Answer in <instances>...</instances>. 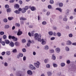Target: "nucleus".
<instances>
[{
    "mask_svg": "<svg viewBox=\"0 0 76 76\" xmlns=\"http://www.w3.org/2000/svg\"><path fill=\"white\" fill-rule=\"evenodd\" d=\"M41 35L40 34H38V33H36L34 35V38L36 40L38 39L39 38H41Z\"/></svg>",
    "mask_w": 76,
    "mask_h": 76,
    "instance_id": "obj_1",
    "label": "nucleus"
},
{
    "mask_svg": "<svg viewBox=\"0 0 76 76\" xmlns=\"http://www.w3.org/2000/svg\"><path fill=\"white\" fill-rule=\"evenodd\" d=\"M40 62L38 61H37L36 62L34 63V66L37 68H39L40 65Z\"/></svg>",
    "mask_w": 76,
    "mask_h": 76,
    "instance_id": "obj_2",
    "label": "nucleus"
},
{
    "mask_svg": "<svg viewBox=\"0 0 76 76\" xmlns=\"http://www.w3.org/2000/svg\"><path fill=\"white\" fill-rule=\"evenodd\" d=\"M29 67L31 69V70H35L36 68L35 66H34L32 64H30L29 65Z\"/></svg>",
    "mask_w": 76,
    "mask_h": 76,
    "instance_id": "obj_3",
    "label": "nucleus"
},
{
    "mask_svg": "<svg viewBox=\"0 0 76 76\" xmlns=\"http://www.w3.org/2000/svg\"><path fill=\"white\" fill-rule=\"evenodd\" d=\"M55 51L57 53H59L60 52V48L58 47L55 49Z\"/></svg>",
    "mask_w": 76,
    "mask_h": 76,
    "instance_id": "obj_4",
    "label": "nucleus"
},
{
    "mask_svg": "<svg viewBox=\"0 0 76 76\" xmlns=\"http://www.w3.org/2000/svg\"><path fill=\"white\" fill-rule=\"evenodd\" d=\"M72 42L70 40H68L66 42V44L67 45H72Z\"/></svg>",
    "mask_w": 76,
    "mask_h": 76,
    "instance_id": "obj_5",
    "label": "nucleus"
},
{
    "mask_svg": "<svg viewBox=\"0 0 76 76\" xmlns=\"http://www.w3.org/2000/svg\"><path fill=\"white\" fill-rule=\"evenodd\" d=\"M41 44L43 45H45L46 44V41H45L44 39H42Z\"/></svg>",
    "mask_w": 76,
    "mask_h": 76,
    "instance_id": "obj_6",
    "label": "nucleus"
},
{
    "mask_svg": "<svg viewBox=\"0 0 76 76\" xmlns=\"http://www.w3.org/2000/svg\"><path fill=\"white\" fill-rule=\"evenodd\" d=\"M27 74L29 75H32V72L31 70H28L27 71Z\"/></svg>",
    "mask_w": 76,
    "mask_h": 76,
    "instance_id": "obj_7",
    "label": "nucleus"
},
{
    "mask_svg": "<svg viewBox=\"0 0 76 76\" xmlns=\"http://www.w3.org/2000/svg\"><path fill=\"white\" fill-rule=\"evenodd\" d=\"M28 43L27 44V46L28 47H29L30 46V44H31L32 43V42L30 40H28Z\"/></svg>",
    "mask_w": 76,
    "mask_h": 76,
    "instance_id": "obj_8",
    "label": "nucleus"
},
{
    "mask_svg": "<svg viewBox=\"0 0 76 76\" xmlns=\"http://www.w3.org/2000/svg\"><path fill=\"white\" fill-rule=\"evenodd\" d=\"M44 48L45 50H48L49 49V46L47 45H46L44 47Z\"/></svg>",
    "mask_w": 76,
    "mask_h": 76,
    "instance_id": "obj_9",
    "label": "nucleus"
},
{
    "mask_svg": "<svg viewBox=\"0 0 76 76\" xmlns=\"http://www.w3.org/2000/svg\"><path fill=\"white\" fill-rule=\"evenodd\" d=\"M31 10L32 11H35L36 10V8L34 7H31Z\"/></svg>",
    "mask_w": 76,
    "mask_h": 76,
    "instance_id": "obj_10",
    "label": "nucleus"
},
{
    "mask_svg": "<svg viewBox=\"0 0 76 76\" xmlns=\"http://www.w3.org/2000/svg\"><path fill=\"white\" fill-rule=\"evenodd\" d=\"M10 45L11 46V47H14V43H13V42H11L10 44Z\"/></svg>",
    "mask_w": 76,
    "mask_h": 76,
    "instance_id": "obj_11",
    "label": "nucleus"
},
{
    "mask_svg": "<svg viewBox=\"0 0 76 76\" xmlns=\"http://www.w3.org/2000/svg\"><path fill=\"white\" fill-rule=\"evenodd\" d=\"M5 44H9V43H10V41L9 40L5 39Z\"/></svg>",
    "mask_w": 76,
    "mask_h": 76,
    "instance_id": "obj_12",
    "label": "nucleus"
},
{
    "mask_svg": "<svg viewBox=\"0 0 76 76\" xmlns=\"http://www.w3.org/2000/svg\"><path fill=\"white\" fill-rule=\"evenodd\" d=\"M20 20H26V18H25L24 17H21L20 18Z\"/></svg>",
    "mask_w": 76,
    "mask_h": 76,
    "instance_id": "obj_13",
    "label": "nucleus"
},
{
    "mask_svg": "<svg viewBox=\"0 0 76 76\" xmlns=\"http://www.w3.org/2000/svg\"><path fill=\"white\" fill-rule=\"evenodd\" d=\"M66 65V64L64 62H62L61 64V66L62 67H64Z\"/></svg>",
    "mask_w": 76,
    "mask_h": 76,
    "instance_id": "obj_14",
    "label": "nucleus"
},
{
    "mask_svg": "<svg viewBox=\"0 0 76 76\" xmlns=\"http://www.w3.org/2000/svg\"><path fill=\"white\" fill-rule=\"evenodd\" d=\"M56 10H58L61 13L62 12V10H61V9L60 8H57L56 9Z\"/></svg>",
    "mask_w": 76,
    "mask_h": 76,
    "instance_id": "obj_15",
    "label": "nucleus"
},
{
    "mask_svg": "<svg viewBox=\"0 0 76 76\" xmlns=\"http://www.w3.org/2000/svg\"><path fill=\"white\" fill-rule=\"evenodd\" d=\"M63 20L64 22H67L68 19L67 18L64 17L63 19Z\"/></svg>",
    "mask_w": 76,
    "mask_h": 76,
    "instance_id": "obj_16",
    "label": "nucleus"
},
{
    "mask_svg": "<svg viewBox=\"0 0 76 76\" xmlns=\"http://www.w3.org/2000/svg\"><path fill=\"white\" fill-rule=\"evenodd\" d=\"M65 49L66 51H69L70 50V49H69V48L67 47H66L65 48Z\"/></svg>",
    "mask_w": 76,
    "mask_h": 76,
    "instance_id": "obj_17",
    "label": "nucleus"
},
{
    "mask_svg": "<svg viewBox=\"0 0 76 76\" xmlns=\"http://www.w3.org/2000/svg\"><path fill=\"white\" fill-rule=\"evenodd\" d=\"M21 34H22V32L19 31L17 33V35H20Z\"/></svg>",
    "mask_w": 76,
    "mask_h": 76,
    "instance_id": "obj_18",
    "label": "nucleus"
},
{
    "mask_svg": "<svg viewBox=\"0 0 76 76\" xmlns=\"http://www.w3.org/2000/svg\"><path fill=\"white\" fill-rule=\"evenodd\" d=\"M14 12L16 14H19V13H20V11H19L18 10H16L14 11Z\"/></svg>",
    "mask_w": 76,
    "mask_h": 76,
    "instance_id": "obj_19",
    "label": "nucleus"
},
{
    "mask_svg": "<svg viewBox=\"0 0 76 76\" xmlns=\"http://www.w3.org/2000/svg\"><path fill=\"white\" fill-rule=\"evenodd\" d=\"M14 7L15 8H19V5L18 4H16L14 5Z\"/></svg>",
    "mask_w": 76,
    "mask_h": 76,
    "instance_id": "obj_20",
    "label": "nucleus"
},
{
    "mask_svg": "<svg viewBox=\"0 0 76 76\" xmlns=\"http://www.w3.org/2000/svg\"><path fill=\"white\" fill-rule=\"evenodd\" d=\"M49 53H54V50L53 49H50L49 50Z\"/></svg>",
    "mask_w": 76,
    "mask_h": 76,
    "instance_id": "obj_21",
    "label": "nucleus"
},
{
    "mask_svg": "<svg viewBox=\"0 0 76 76\" xmlns=\"http://www.w3.org/2000/svg\"><path fill=\"white\" fill-rule=\"evenodd\" d=\"M48 34L49 35L51 36L53 35V33L51 31H50L48 32Z\"/></svg>",
    "mask_w": 76,
    "mask_h": 76,
    "instance_id": "obj_22",
    "label": "nucleus"
},
{
    "mask_svg": "<svg viewBox=\"0 0 76 76\" xmlns=\"http://www.w3.org/2000/svg\"><path fill=\"white\" fill-rule=\"evenodd\" d=\"M48 75L49 76H51L52 75V73L50 72H47Z\"/></svg>",
    "mask_w": 76,
    "mask_h": 76,
    "instance_id": "obj_23",
    "label": "nucleus"
},
{
    "mask_svg": "<svg viewBox=\"0 0 76 76\" xmlns=\"http://www.w3.org/2000/svg\"><path fill=\"white\" fill-rule=\"evenodd\" d=\"M4 64L5 67H7L8 66V64H7V62H4Z\"/></svg>",
    "mask_w": 76,
    "mask_h": 76,
    "instance_id": "obj_24",
    "label": "nucleus"
},
{
    "mask_svg": "<svg viewBox=\"0 0 76 76\" xmlns=\"http://www.w3.org/2000/svg\"><path fill=\"white\" fill-rule=\"evenodd\" d=\"M22 12L23 13H24L26 12V10L24 9V8L22 9Z\"/></svg>",
    "mask_w": 76,
    "mask_h": 76,
    "instance_id": "obj_25",
    "label": "nucleus"
},
{
    "mask_svg": "<svg viewBox=\"0 0 76 76\" xmlns=\"http://www.w3.org/2000/svg\"><path fill=\"white\" fill-rule=\"evenodd\" d=\"M44 61L45 63H47V62L49 61L48 59H47V58L45 59L44 60Z\"/></svg>",
    "mask_w": 76,
    "mask_h": 76,
    "instance_id": "obj_26",
    "label": "nucleus"
},
{
    "mask_svg": "<svg viewBox=\"0 0 76 76\" xmlns=\"http://www.w3.org/2000/svg\"><path fill=\"white\" fill-rule=\"evenodd\" d=\"M57 34L58 37H61V33H60L59 32H58L57 33Z\"/></svg>",
    "mask_w": 76,
    "mask_h": 76,
    "instance_id": "obj_27",
    "label": "nucleus"
},
{
    "mask_svg": "<svg viewBox=\"0 0 76 76\" xmlns=\"http://www.w3.org/2000/svg\"><path fill=\"white\" fill-rule=\"evenodd\" d=\"M6 53L7 54V55H8V56H10V51H7Z\"/></svg>",
    "mask_w": 76,
    "mask_h": 76,
    "instance_id": "obj_28",
    "label": "nucleus"
},
{
    "mask_svg": "<svg viewBox=\"0 0 76 76\" xmlns=\"http://www.w3.org/2000/svg\"><path fill=\"white\" fill-rule=\"evenodd\" d=\"M9 27H10V26L8 25H5V29H8V28H9Z\"/></svg>",
    "mask_w": 76,
    "mask_h": 76,
    "instance_id": "obj_29",
    "label": "nucleus"
},
{
    "mask_svg": "<svg viewBox=\"0 0 76 76\" xmlns=\"http://www.w3.org/2000/svg\"><path fill=\"white\" fill-rule=\"evenodd\" d=\"M53 66L54 67H57L58 66V65H57V64H55L54 63H53Z\"/></svg>",
    "mask_w": 76,
    "mask_h": 76,
    "instance_id": "obj_30",
    "label": "nucleus"
},
{
    "mask_svg": "<svg viewBox=\"0 0 76 76\" xmlns=\"http://www.w3.org/2000/svg\"><path fill=\"white\" fill-rule=\"evenodd\" d=\"M68 36L70 38H72L73 37V34L72 33L69 34Z\"/></svg>",
    "mask_w": 76,
    "mask_h": 76,
    "instance_id": "obj_31",
    "label": "nucleus"
},
{
    "mask_svg": "<svg viewBox=\"0 0 76 76\" xmlns=\"http://www.w3.org/2000/svg\"><path fill=\"white\" fill-rule=\"evenodd\" d=\"M59 7H63V4L62 3H59Z\"/></svg>",
    "mask_w": 76,
    "mask_h": 76,
    "instance_id": "obj_32",
    "label": "nucleus"
},
{
    "mask_svg": "<svg viewBox=\"0 0 76 76\" xmlns=\"http://www.w3.org/2000/svg\"><path fill=\"white\" fill-rule=\"evenodd\" d=\"M14 37L12 39H13V41H18V39L17 38H16L15 37Z\"/></svg>",
    "mask_w": 76,
    "mask_h": 76,
    "instance_id": "obj_33",
    "label": "nucleus"
},
{
    "mask_svg": "<svg viewBox=\"0 0 76 76\" xmlns=\"http://www.w3.org/2000/svg\"><path fill=\"white\" fill-rule=\"evenodd\" d=\"M12 51L13 53H17V50L16 49H15L13 50Z\"/></svg>",
    "mask_w": 76,
    "mask_h": 76,
    "instance_id": "obj_34",
    "label": "nucleus"
},
{
    "mask_svg": "<svg viewBox=\"0 0 76 76\" xmlns=\"http://www.w3.org/2000/svg\"><path fill=\"white\" fill-rule=\"evenodd\" d=\"M24 9L26 10H28V9H29V7L28 6H26L25 8H24Z\"/></svg>",
    "mask_w": 76,
    "mask_h": 76,
    "instance_id": "obj_35",
    "label": "nucleus"
},
{
    "mask_svg": "<svg viewBox=\"0 0 76 76\" xmlns=\"http://www.w3.org/2000/svg\"><path fill=\"white\" fill-rule=\"evenodd\" d=\"M42 24L44 25H45L47 24V22L46 21H44L42 22Z\"/></svg>",
    "mask_w": 76,
    "mask_h": 76,
    "instance_id": "obj_36",
    "label": "nucleus"
},
{
    "mask_svg": "<svg viewBox=\"0 0 76 76\" xmlns=\"http://www.w3.org/2000/svg\"><path fill=\"white\" fill-rule=\"evenodd\" d=\"M46 67L47 68H50V65L49 64H46Z\"/></svg>",
    "mask_w": 76,
    "mask_h": 76,
    "instance_id": "obj_37",
    "label": "nucleus"
},
{
    "mask_svg": "<svg viewBox=\"0 0 76 76\" xmlns=\"http://www.w3.org/2000/svg\"><path fill=\"white\" fill-rule=\"evenodd\" d=\"M14 36H9V39H13L14 38Z\"/></svg>",
    "mask_w": 76,
    "mask_h": 76,
    "instance_id": "obj_38",
    "label": "nucleus"
},
{
    "mask_svg": "<svg viewBox=\"0 0 76 76\" xmlns=\"http://www.w3.org/2000/svg\"><path fill=\"white\" fill-rule=\"evenodd\" d=\"M8 19L9 20H12V19H13V17H9Z\"/></svg>",
    "mask_w": 76,
    "mask_h": 76,
    "instance_id": "obj_39",
    "label": "nucleus"
},
{
    "mask_svg": "<svg viewBox=\"0 0 76 76\" xmlns=\"http://www.w3.org/2000/svg\"><path fill=\"white\" fill-rule=\"evenodd\" d=\"M22 51L23 52V53H25V52H26V50L25 49V48H23L22 49Z\"/></svg>",
    "mask_w": 76,
    "mask_h": 76,
    "instance_id": "obj_40",
    "label": "nucleus"
},
{
    "mask_svg": "<svg viewBox=\"0 0 76 76\" xmlns=\"http://www.w3.org/2000/svg\"><path fill=\"white\" fill-rule=\"evenodd\" d=\"M19 56L20 57H22L23 56V54L22 53H19Z\"/></svg>",
    "mask_w": 76,
    "mask_h": 76,
    "instance_id": "obj_41",
    "label": "nucleus"
},
{
    "mask_svg": "<svg viewBox=\"0 0 76 76\" xmlns=\"http://www.w3.org/2000/svg\"><path fill=\"white\" fill-rule=\"evenodd\" d=\"M5 7L6 9H8V8H9V6L8 4L5 5Z\"/></svg>",
    "mask_w": 76,
    "mask_h": 76,
    "instance_id": "obj_42",
    "label": "nucleus"
},
{
    "mask_svg": "<svg viewBox=\"0 0 76 76\" xmlns=\"http://www.w3.org/2000/svg\"><path fill=\"white\" fill-rule=\"evenodd\" d=\"M11 11V9L10 8H9L7 10V12H10Z\"/></svg>",
    "mask_w": 76,
    "mask_h": 76,
    "instance_id": "obj_43",
    "label": "nucleus"
},
{
    "mask_svg": "<svg viewBox=\"0 0 76 76\" xmlns=\"http://www.w3.org/2000/svg\"><path fill=\"white\" fill-rule=\"evenodd\" d=\"M54 1L53 0L50 1V4H54Z\"/></svg>",
    "mask_w": 76,
    "mask_h": 76,
    "instance_id": "obj_44",
    "label": "nucleus"
},
{
    "mask_svg": "<svg viewBox=\"0 0 76 76\" xmlns=\"http://www.w3.org/2000/svg\"><path fill=\"white\" fill-rule=\"evenodd\" d=\"M56 56H55L54 55H52V59L53 60H56Z\"/></svg>",
    "mask_w": 76,
    "mask_h": 76,
    "instance_id": "obj_45",
    "label": "nucleus"
},
{
    "mask_svg": "<svg viewBox=\"0 0 76 76\" xmlns=\"http://www.w3.org/2000/svg\"><path fill=\"white\" fill-rule=\"evenodd\" d=\"M0 34L1 35H3L4 34V32L3 31H1L0 32Z\"/></svg>",
    "mask_w": 76,
    "mask_h": 76,
    "instance_id": "obj_46",
    "label": "nucleus"
},
{
    "mask_svg": "<svg viewBox=\"0 0 76 76\" xmlns=\"http://www.w3.org/2000/svg\"><path fill=\"white\" fill-rule=\"evenodd\" d=\"M48 9H51V8H52V7L51 6V5H49L48 6Z\"/></svg>",
    "mask_w": 76,
    "mask_h": 76,
    "instance_id": "obj_47",
    "label": "nucleus"
},
{
    "mask_svg": "<svg viewBox=\"0 0 76 76\" xmlns=\"http://www.w3.org/2000/svg\"><path fill=\"white\" fill-rule=\"evenodd\" d=\"M50 15V12L49 11L47 12L46 13V15H47V16H49Z\"/></svg>",
    "mask_w": 76,
    "mask_h": 76,
    "instance_id": "obj_48",
    "label": "nucleus"
},
{
    "mask_svg": "<svg viewBox=\"0 0 76 76\" xmlns=\"http://www.w3.org/2000/svg\"><path fill=\"white\" fill-rule=\"evenodd\" d=\"M3 38L4 39H6L7 38V36H6V35H4L3 36Z\"/></svg>",
    "mask_w": 76,
    "mask_h": 76,
    "instance_id": "obj_49",
    "label": "nucleus"
},
{
    "mask_svg": "<svg viewBox=\"0 0 76 76\" xmlns=\"http://www.w3.org/2000/svg\"><path fill=\"white\" fill-rule=\"evenodd\" d=\"M5 54L6 52H5V51H4L2 52L1 54L2 56H4V55H5Z\"/></svg>",
    "mask_w": 76,
    "mask_h": 76,
    "instance_id": "obj_50",
    "label": "nucleus"
},
{
    "mask_svg": "<svg viewBox=\"0 0 76 76\" xmlns=\"http://www.w3.org/2000/svg\"><path fill=\"white\" fill-rule=\"evenodd\" d=\"M19 42H16L15 43V44L16 46H18L19 45Z\"/></svg>",
    "mask_w": 76,
    "mask_h": 76,
    "instance_id": "obj_51",
    "label": "nucleus"
},
{
    "mask_svg": "<svg viewBox=\"0 0 76 76\" xmlns=\"http://www.w3.org/2000/svg\"><path fill=\"white\" fill-rule=\"evenodd\" d=\"M26 40L24 39L22 40V42L23 43H25V42H26Z\"/></svg>",
    "mask_w": 76,
    "mask_h": 76,
    "instance_id": "obj_52",
    "label": "nucleus"
},
{
    "mask_svg": "<svg viewBox=\"0 0 76 76\" xmlns=\"http://www.w3.org/2000/svg\"><path fill=\"white\" fill-rule=\"evenodd\" d=\"M66 63L67 64H70V60H67L66 61Z\"/></svg>",
    "mask_w": 76,
    "mask_h": 76,
    "instance_id": "obj_53",
    "label": "nucleus"
},
{
    "mask_svg": "<svg viewBox=\"0 0 76 76\" xmlns=\"http://www.w3.org/2000/svg\"><path fill=\"white\" fill-rule=\"evenodd\" d=\"M15 25L16 26H18V27H19V26H20V24L18 23H16L15 24Z\"/></svg>",
    "mask_w": 76,
    "mask_h": 76,
    "instance_id": "obj_54",
    "label": "nucleus"
},
{
    "mask_svg": "<svg viewBox=\"0 0 76 76\" xmlns=\"http://www.w3.org/2000/svg\"><path fill=\"white\" fill-rule=\"evenodd\" d=\"M37 39L38 41H39L40 42H41V41H42V40H41V39L39 38Z\"/></svg>",
    "mask_w": 76,
    "mask_h": 76,
    "instance_id": "obj_55",
    "label": "nucleus"
},
{
    "mask_svg": "<svg viewBox=\"0 0 76 76\" xmlns=\"http://www.w3.org/2000/svg\"><path fill=\"white\" fill-rule=\"evenodd\" d=\"M4 22H7V19L6 18L4 19Z\"/></svg>",
    "mask_w": 76,
    "mask_h": 76,
    "instance_id": "obj_56",
    "label": "nucleus"
},
{
    "mask_svg": "<svg viewBox=\"0 0 76 76\" xmlns=\"http://www.w3.org/2000/svg\"><path fill=\"white\" fill-rule=\"evenodd\" d=\"M1 44H2V45H5V42H4V41H2L1 42Z\"/></svg>",
    "mask_w": 76,
    "mask_h": 76,
    "instance_id": "obj_57",
    "label": "nucleus"
},
{
    "mask_svg": "<svg viewBox=\"0 0 76 76\" xmlns=\"http://www.w3.org/2000/svg\"><path fill=\"white\" fill-rule=\"evenodd\" d=\"M23 61H25L26 59V56H23Z\"/></svg>",
    "mask_w": 76,
    "mask_h": 76,
    "instance_id": "obj_58",
    "label": "nucleus"
},
{
    "mask_svg": "<svg viewBox=\"0 0 76 76\" xmlns=\"http://www.w3.org/2000/svg\"><path fill=\"white\" fill-rule=\"evenodd\" d=\"M69 19L71 20H72V19H73V16H71L69 17Z\"/></svg>",
    "mask_w": 76,
    "mask_h": 76,
    "instance_id": "obj_59",
    "label": "nucleus"
},
{
    "mask_svg": "<svg viewBox=\"0 0 76 76\" xmlns=\"http://www.w3.org/2000/svg\"><path fill=\"white\" fill-rule=\"evenodd\" d=\"M51 40H54L55 39V37H52L50 38Z\"/></svg>",
    "mask_w": 76,
    "mask_h": 76,
    "instance_id": "obj_60",
    "label": "nucleus"
},
{
    "mask_svg": "<svg viewBox=\"0 0 76 76\" xmlns=\"http://www.w3.org/2000/svg\"><path fill=\"white\" fill-rule=\"evenodd\" d=\"M53 34L54 36H56L57 35V34H56V32H53Z\"/></svg>",
    "mask_w": 76,
    "mask_h": 76,
    "instance_id": "obj_61",
    "label": "nucleus"
},
{
    "mask_svg": "<svg viewBox=\"0 0 76 76\" xmlns=\"http://www.w3.org/2000/svg\"><path fill=\"white\" fill-rule=\"evenodd\" d=\"M15 1V0H11L10 1V3H13Z\"/></svg>",
    "mask_w": 76,
    "mask_h": 76,
    "instance_id": "obj_62",
    "label": "nucleus"
},
{
    "mask_svg": "<svg viewBox=\"0 0 76 76\" xmlns=\"http://www.w3.org/2000/svg\"><path fill=\"white\" fill-rule=\"evenodd\" d=\"M20 4H22L23 3L22 1L20 0L19 1Z\"/></svg>",
    "mask_w": 76,
    "mask_h": 76,
    "instance_id": "obj_63",
    "label": "nucleus"
},
{
    "mask_svg": "<svg viewBox=\"0 0 76 76\" xmlns=\"http://www.w3.org/2000/svg\"><path fill=\"white\" fill-rule=\"evenodd\" d=\"M72 45H73L76 46V42L72 43Z\"/></svg>",
    "mask_w": 76,
    "mask_h": 76,
    "instance_id": "obj_64",
    "label": "nucleus"
}]
</instances>
